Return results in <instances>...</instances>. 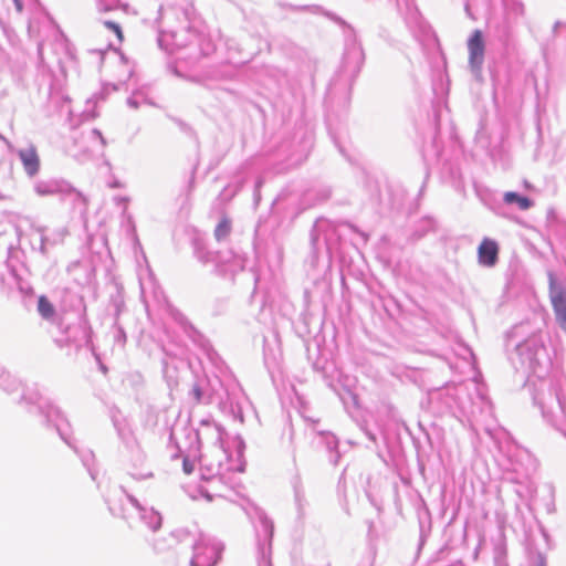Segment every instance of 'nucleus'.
<instances>
[{"mask_svg": "<svg viewBox=\"0 0 566 566\" xmlns=\"http://www.w3.org/2000/svg\"><path fill=\"white\" fill-rule=\"evenodd\" d=\"M431 403L439 405L440 412H452L463 418L470 428L479 434L481 431L492 434L496 426L493 406L478 385L470 390L465 385H448L429 392Z\"/></svg>", "mask_w": 566, "mask_h": 566, "instance_id": "obj_1", "label": "nucleus"}, {"mask_svg": "<svg viewBox=\"0 0 566 566\" xmlns=\"http://www.w3.org/2000/svg\"><path fill=\"white\" fill-rule=\"evenodd\" d=\"M192 14L193 8L189 0H166L160 4L154 28L157 30V43L161 50L174 53L193 45L199 35Z\"/></svg>", "mask_w": 566, "mask_h": 566, "instance_id": "obj_2", "label": "nucleus"}, {"mask_svg": "<svg viewBox=\"0 0 566 566\" xmlns=\"http://www.w3.org/2000/svg\"><path fill=\"white\" fill-rule=\"evenodd\" d=\"M189 396L197 403H216L223 413L241 423L244 422V416L253 411L242 387L232 377L198 379L193 382Z\"/></svg>", "mask_w": 566, "mask_h": 566, "instance_id": "obj_3", "label": "nucleus"}, {"mask_svg": "<svg viewBox=\"0 0 566 566\" xmlns=\"http://www.w3.org/2000/svg\"><path fill=\"white\" fill-rule=\"evenodd\" d=\"M19 403H24L29 412L35 411L41 418L42 423L48 428H54L60 438L78 454L83 465L86 468L92 480H96V470L94 469L95 455L91 450H80L72 437L71 423L63 411L48 398L38 385L23 388Z\"/></svg>", "mask_w": 566, "mask_h": 566, "instance_id": "obj_4", "label": "nucleus"}, {"mask_svg": "<svg viewBox=\"0 0 566 566\" xmlns=\"http://www.w3.org/2000/svg\"><path fill=\"white\" fill-rule=\"evenodd\" d=\"M355 231V227L347 222L336 223L325 218H318L310 235L311 252L306 262L311 269L316 270L318 268L323 251L326 256V268H329L332 255L338 249L343 238Z\"/></svg>", "mask_w": 566, "mask_h": 566, "instance_id": "obj_5", "label": "nucleus"}, {"mask_svg": "<svg viewBox=\"0 0 566 566\" xmlns=\"http://www.w3.org/2000/svg\"><path fill=\"white\" fill-rule=\"evenodd\" d=\"M201 429L191 427L172 428L169 438V444L174 446L180 454H188L197 459L200 453L202 439L210 441L213 447L218 448L222 453L223 449V428L212 419H202L200 421Z\"/></svg>", "mask_w": 566, "mask_h": 566, "instance_id": "obj_6", "label": "nucleus"}, {"mask_svg": "<svg viewBox=\"0 0 566 566\" xmlns=\"http://www.w3.org/2000/svg\"><path fill=\"white\" fill-rule=\"evenodd\" d=\"M543 418L566 437V397L557 385H551L547 397L534 396Z\"/></svg>", "mask_w": 566, "mask_h": 566, "instance_id": "obj_7", "label": "nucleus"}, {"mask_svg": "<svg viewBox=\"0 0 566 566\" xmlns=\"http://www.w3.org/2000/svg\"><path fill=\"white\" fill-rule=\"evenodd\" d=\"M192 549L190 566H216L221 559L224 546L216 537L208 534H192L185 542Z\"/></svg>", "mask_w": 566, "mask_h": 566, "instance_id": "obj_8", "label": "nucleus"}, {"mask_svg": "<svg viewBox=\"0 0 566 566\" xmlns=\"http://www.w3.org/2000/svg\"><path fill=\"white\" fill-rule=\"evenodd\" d=\"M516 354L522 367L542 378L548 370L551 360L544 344L537 337H530L516 345Z\"/></svg>", "mask_w": 566, "mask_h": 566, "instance_id": "obj_9", "label": "nucleus"}, {"mask_svg": "<svg viewBox=\"0 0 566 566\" xmlns=\"http://www.w3.org/2000/svg\"><path fill=\"white\" fill-rule=\"evenodd\" d=\"M364 62L365 53L363 46L357 40L356 34L352 31V33L346 36L340 70L337 80H334L331 84V90L336 87L337 81H344L345 84L352 85L358 76Z\"/></svg>", "mask_w": 566, "mask_h": 566, "instance_id": "obj_10", "label": "nucleus"}, {"mask_svg": "<svg viewBox=\"0 0 566 566\" xmlns=\"http://www.w3.org/2000/svg\"><path fill=\"white\" fill-rule=\"evenodd\" d=\"M33 190L39 197H59L61 200H71L74 203L83 200L82 193L63 178L39 179L34 182Z\"/></svg>", "mask_w": 566, "mask_h": 566, "instance_id": "obj_11", "label": "nucleus"}, {"mask_svg": "<svg viewBox=\"0 0 566 566\" xmlns=\"http://www.w3.org/2000/svg\"><path fill=\"white\" fill-rule=\"evenodd\" d=\"M256 533V566H272L273 522L262 511H258Z\"/></svg>", "mask_w": 566, "mask_h": 566, "instance_id": "obj_12", "label": "nucleus"}, {"mask_svg": "<svg viewBox=\"0 0 566 566\" xmlns=\"http://www.w3.org/2000/svg\"><path fill=\"white\" fill-rule=\"evenodd\" d=\"M197 459L200 462L201 479L208 482L207 488L203 485L199 488L200 494L208 501H212L214 496L224 497L223 489L226 485L223 482L224 478L221 474V462L208 463L202 454H199Z\"/></svg>", "mask_w": 566, "mask_h": 566, "instance_id": "obj_13", "label": "nucleus"}, {"mask_svg": "<svg viewBox=\"0 0 566 566\" xmlns=\"http://www.w3.org/2000/svg\"><path fill=\"white\" fill-rule=\"evenodd\" d=\"M397 10L416 39L431 34V28L422 19L415 0H397Z\"/></svg>", "mask_w": 566, "mask_h": 566, "instance_id": "obj_14", "label": "nucleus"}, {"mask_svg": "<svg viewBox=\"0 0 566 566\" xmlns=\"http://www.w3.org/2000/svg\"><path fill=\"white\" fill-rule=\"evenodd\" d=\"M548 292L556 323L566 333V289L556 282L553 272H548Z\"/></svg>", "mask_w": 566, "mask_h": 566, "instance_id": "obj_15", "label": "nucleus"}, {"mask_svg": "<svg viewBox=\"0 0 566 566\" xmlns=\"http://www.w3.org/2000/svg\"><path fill=\"white\" fill-rule=\"evenodd\" d=\"M90 342L91 329L82 322L69 325L62 335L55 338L59 347H72L76 350L87 346Z\"/></svg>", "mask_w": 566, "mask_h": 566, "instance_id": "obj_16", "label": "nucleus"}, {"mask_svg": "<svg viewBox=\"0 0 566 566\" xmlns=\"http://www.w3.org/2000/svg\"><path fill=\"white\" fill-rule=\"evenodd\" d=\"M127 474L136 482L154 478L153 469L147 463L146 454L142 447H138L137 451H127Z\"/></svg>", "mask_w": 566, "mask_h": 566, "instance_id": "obj_17", "label": "nucleus"}, {"mask_svg": "<svg viewBox=\"0 0 566 566\" xmlns=\"http://www.w3.org/2000/svg\"><path fill=\"white\" fill-rule=\"evenodd\" d=\"M469 67L476 80L482 77V66L484 63L485 44L483 33L474 30L468 40Z\"/></svg>", "mask_w": 566, "mask_h": 566, "instance_id": "obj_18", "label": "nucleus"}, {"mask_svg": "<svg viewBox=\"0 0 566 566\" xmlns=\"http://www.w3.org/2000/svg\"><path fill=\"white\" fill-rule=\"evenodd\" d=\"M122 493L127 501L136 510L139 520L151 531H157L161 526L163 517L154 507L144 505L133 493L128 491L126 485H120Z\"/></svg>", "mask_w": 566, "mask_h": 566, "instance_id": "obj_19", "label": "nucleus"}, {"mask_svg": "<svg viewBox=\"0 0 566 566\" xmlns=\"http://www.w3.org/2000/svg\"><path fill=\"white\" fill-rule=\"evenodd\" d=\"M34 235H36V240L39 242V250L42 254H46L50 248H53L57 244L63 243L67 231L65 228H57L50 230L46 227H34L33 228Z\"/></svg>", "mask_w": 566, "mask_h": 566, "instance_id": "obj_20", "label": "nucleus"}, {"mask_svg": "<svg viewBox=\"0 0 566 566\" xmlns=\"http://www.w3.org/2000/svg\"><path fill=\"white\" fill-rule=\"evenodd\" d=\"M20 159L23 171L29 178H34L39 175L41 169V160L36 147L33 144H28L25 147L14 149Z\"/></svg>", "mask_w": 566, "mask_h": 566, "instance_id": "obj_21", "label": "nucleus"}, {"mask_svg": "<svg viewBox=\"0 0 566 566\" xmlns=\"http://www.w3.org/2000/svg\"><path fill=\"white\" fill-rule=\"evenodd\" d=\"M187 539H190V532L188 530H176L167 536L155 538L153 548L157 554H165L178 545H185Z\"/></svg>", "mask_w": 566, "mask_h": 566, "instance_id": "obj_22", "label": "nucleus"}, {"mask_svg": "<svg viewBox=\"0 0 566 566\" xmlns=\"http://www.w3.org/2000/svg\"><path fill=\"white\" fill-rule=\"evenodd\" d=\"M113 424L126 452L137 451V448L140 447V444L130 423L125 418L113 417Z\"/></svg>", "mask_w": 566, "mask_h": 566, "instance_id": "obj_23", "label": "nucleus"}, {"mask_svg": "<svg viewBox=\"0 0 566 566\" xmlns=\"http://www.w3.org/2000/svg\"><path fill=\"white\" fill-rule=\"evenodd\" d=\"M478 259L483 266H494L499 261V244L496 241L484 238L478 248Z\"/></svg>", "mask_w": 566, "mask_h": 566, "instance_id": "obj_24", "label": "nucleus"}, {"mask_svg": "<svg viewBox=\"0 0 566 566\" xmlns=\"http://www.w3.org/2000/svg\"><path fill=\"white\" fill-rule=\"evenodd\" d=\"M193 254L202 264L213 263L219 265L228 262V259H226L220 252L209 250L199 239L193 240Z\"/></svg>", "mask_w": 566, "mask_h": 566, "instance_id": "obj_25", "label": "nucleus"}, {"mask_svg": "<svg viewBox=\"0 0 566 566\" xmlns=\"http://www.w3.org/2000/svg\"><path fill=\"white\" fill-rule=\"evenodd\" d=\"M293 491H294V503L297 512V518L303 520L306 514V507L308 506V502L305 496V491L301 479L295 476L292 481Z\"/></svg>", "mask_w": 566, "mask_h": 566, "instance_id": "obj_26", "label": "nucleus"}, {"mask_svg": "<svg viewBox=\"0 0 566 566\" xmlns=\"http://www.w3.org/2000/svg\"><path fill=\"white\" fill-rule=\"evenodd\" d=\"M321 442L325 446L327 452L329 453L328 461L336 465L340 459V453L338 452V439L332 432H319Z\"/></svg>", "mask_w": 566, "mask_h": 566, "instance_id": "obj_27", "label": "nucleus"}, {"mask_svg": "<svg viewBox=\"0 0 566 566\" xmlns=\"http://www.w3.org/2000/svg\"><path fill=\"white\" fill-rule=\"evenodd\" d=\"M503 201L506 205H516L520 210L526 211L534 206V201L528 197L515 191H506L503 195Z\"/></svg>", "mask_w": 566, "mask_h": 566, "instance_id": "obj_28", "label": "nucleus"}, {"mask_svg": "<svg viewBox=\"0 0 566 566\" xmlns=\"http://www.w3.org/2000/svg\"><path fill=\"white\" fill-rule=\"evenodd\" d=\"M20 387V381L0 366V388L8 394H12L18 391Z\"/></svg>", "mask_w": 566, "mask_h": 566, "instance_id": "obj_29", "label": "nucleus"}, {"mask_svg": "<svg viewBox=\"0 0 566 566\" xmlns=\"http://www.w3.org/2000/svg\"><path fill=\"white\" fill-rule=\"evenodd\" d=\"M38 312L40 316L45 321L53 322L55 319V307L44 295H41L38 300Z\"/></svg>", "mask_w": 566, "mask_h": 566, "instance_id": "obj_30", "label": "nucleus"}, {"mask_svg": "<svg viewBox=\"0 0 566 566\" xmlns=\"http://www.w3.org/2000/svg\"><path fill=\"white\" fill-rule=\"evenodd\" d=\"M111 308L114 311V319L118 321L120 313L125 308L123 289L117 286L116 292L111 296Z\"/></svg>", "mask_w": 566, "mask_h": 566, "instance_id": "obj_31", "label": "nucleus"}, {"mask_svg": "<svg viewBox=\"0 0 566 566\" xmlns=\"http://www.w3.org/2000/svg\"><path fill=\"white\" fill-rule=\"evenodd\" d=\"M175 319L184 328L185 333L192 339L197 340V336L201 337V334L195 328V326L188 321L182 313H176Z\"/></svg>", "mask_w": 566, "mask_h": 566, "instance_id": "obj_32", "label": "nucleus"}, {"mask_svg": "<svg viewBox=\"0 0 566 566\" xmlns=\"http://www.w3.org/2000/svg\"><path fill=\"white\" fill-rule=\"evenodd\" d=\"M199 39L195 40L193 45L198 46V51L201 55L207 56L214 51V45L202 32L198 31Z\"/></svg>", "mask_w": 566, "mask_h": 566, "instance_id": "obj_33", "label": "nucleus"}, {"mask_svg": "<svg viewBox=\"0 0 566 566\" xmlns=\"http://www.w3.org/2000/svg\"><path fill=\"white\" fill-rule=\"evenodd\" d=\"M231 232V222L228 218H222L214 229V237L218 241L224 240Z\"/></svg>", "mask_w": 566, "mask_h": 566, "instance_id": "obj_34", "label": "nucleus"}, {"mask_svg": "<svg viewBox=\"0 0 566 566\" xmlns=\"http://www.w3.org/2000/svg\"><path fill=\"white\" fill-rule=\"evenodd\" d=\"M182 457V470L186 474H190L193 472L195 469V460L192 457H188V454H180L179 452H176L171 454L172 459H177Z\"/></svg>", "mask_w": 566, "mask_h": 566, "instance_id": "obj_35", "label": "nucleus"}, {"mask_svg": "<svg viewBox=\"0 0 566 566\" xmlns=\"http://www.w3.org/2000/svg\"><path fill=\"white\" fill-rule=\"evenodd\" d=\"M113 327L115 329L114 340L116 344H118L119 346L123 347L126 344V339H127L126 333H125L124 328L119 325L117 319H114Z\"/></svg>", "mask_w": 566, "mask_h": 566, "instance_id": "obj_36", "label": "nucleus"}, {"mask_svg": "<svg viewBox=\"0 0 566 566\" xmlns=\"http://www.w3.org/2000/svg\"><path fill=\"white\" fill-rule=\"evenodd\" d=\"M119 0H97V9L107 12L118 8Z\"/></svg>", "mask_w": 566, "mask_h": 566, "instance_id": "obj_37", "label": "nucleus"}, {"mask_svg": "<svg viewBox=\"0 0 566 566\" xmlns=\"http://www.w3.org/2000/svg\"><path fill=\"white\" fill-rule=\"evenodd\" d=\"M494 553V562H501V559H506V545L503 541L496 544Z\"/></svg>", "mask_w": 566, "mask_h": 566, "instance_id": "obj_38", "label": "nucleus"}, {"mask_svg": "<svg viewBox=\"0 0 566 566\" xmlns=\"http://www.w3.org/2000/svg\"><path fill=\"white\" fill-rule=\"evenodd\" d=\"M531 566H547L546 557L541 552H534L531 556Z\"/></svg>", "mask_w": 566, "mask_h": 566, "instance_id": "obj_39", "label": "nucleus"}, {"mask_svg": "<svg viewBox=\"0 0 566 566\" xmlns=\"http://www.w3.org/2000/svg\"><path fill=\"white\" fill-rule=\"evenodd\" d=\"M175 356H170V354H168L166 350H165V357L163 358L161 360V365H163V371L166 376H168L169 374V368L171 365H175ZM174 368L176 369L177 367L174 366Z\"/></svg>", "mask_w": 566, "mask_h": 566, "instance_id": "obj_40", "label": "nucleus"}, {"mask_svg": "<svg viewBox=\"0 0 566 566\" xmlns=\"http://www.w3.org/2000/svg\"><path fill=\"white\" fill-rule=\"evenodd\" d=\"M17 285H18L19 291L24 295H29L33 292L32 286L28 282H25L21 279H18V277H17Z\"/></svg>", "mask_w": 566, "mask_h": 566, "instance_id": "obj_41", "label": "nucleus"}, {"mask_svg": "<svg viewBox=\"0 0 566 566\" xmlns=\"http://www.w3.org/2000/svg\"><path fill=\"white\" fill-rule=\"evenodd\" d=\"M375 560V553L373 551H368L365 556L359 562L358 566H373Z\"/></svg>", "mask_w": 566, "mask_h": 566, "instance_id": "obj_42", "label": "nucleus"}, {"mask_svg": "<svg viewBox=\"0 0 566 566\" xmlns=\"http://www.w3.org/2000/svg\"><path fill=\"white\" fill-rule=\"evenodd\" d=\"M105 27H107L108 29L113 30L116 34V36L122 40L123 39V33H122V29L119 27L118 23L116 22H113V21H105L104 22Z\"/></svg>", "mask_w": 566, "mask_h": 566, "instance_id": "obj_43", "label": "nucleus"}, {"mask_svg": "<svg viewBox=\"0 0 566 566\" xmlns=\"http://www.w3.org/2000/svg\"><path fill=\"white\" fill-rule=\"evenodd\" d=\"M263 184V180L261 178H259L255 182V188H254V200L255 202L258 203L259 200H260V188Z\"/></svg>", "mask_w": 566, "mask_h": 566, "instance_id": "obj_44", "label": "nucleus"}, {"mask_svg": "<svg viewBox=\"0 0 566 566\" xmlns=\"http://www.w3.org/2000/svg\"><path fill=\"white\" fill-rule=\"evenodd\" d=\"M127 105L132 108H138L139 106V102L136 97V94L132 95L130 97L127 98Z\"/></svg>", "mask_w": 566, "mask_h": 566, "instance_id": "obj_45", "label": "nucleus"}, {"mask_svg": "<svg viewBox=\"0 0 566 566\" xmlns=\"http://www.w3.org/2000/svg\"><path fill=\"white\" fill-rule=\"evenodd\" d=\"M326 15H327L331 20L335 21L336 23H338V24H340V25H344V27H345V25L347 27L346 22H345L342 18L337 17L336 14L331 13V12H327V13H326Z\"/></svg>", "mask_w": 566, "mask_h": 566, "instance_id": "obj_46", "label": "nucleus"}, {"mask_svg": "<svg viewBox=\"0 0 566 566\" xmlns=\"http://www.w3.org/2000/svg\"><path fill=\"white\" fill-rule=\"evenodd\" d=\"M92 135H93L94 137L98 138V139L101 140V144H102L103 146H105L106 142H105V139H104V137H103L102 133H101L98 129H96V128L92 129Z\"/></svg>", "mask_w": 566, "mask_h": 566, "instance_id": "obj_47", "label": "nucleus"}, {"mask_svg": "<svg viewBox=\"0 0 566 566\" xmlns=\"http://www.w3.org/2000/svg\"><path fill=\"white\" fill-rule=\"evenodd\" d=\"M0 140H1V142H3V143L8 146L9 150H10L11 153H13V146H12V144H11V143H10V142H9V140H8L3 135H1V134H0Z\"/></svg>", "mask_w": 566, "mask_h": 566, "instance_id": "obj_48", "label": "nucleus"}, {"mask_svg": "<svg viewBox=\"0 0 566 566\" xmlns=\"http://www.w3.org/2000/svg\"><path fill=\"white\" fill-rule=\"evenodd\" d=\"M364 431H365V434L368 437L369 440H371L374 442L376 441V436L371 431H369L367 429H364Z\"/></svg>", "mask_w": 566, "mask_h": 566, "instance_id": "obj_49", "label": "nucleus"}, {"mask_svg": "<svg viewBox=\"0 0 566 566\" xmlns=\"http://www.w3.org/2000/svg\"><path fill=\"white\" fill-rule=\"evenodd\" d=\"M291 8H292L293 10H307V9H310V8H314V6H300V7H297V6H291Z\"/></svg>", "mask_w": 566, "mask_h": 566, "instance_id": "obj_50", "label": "nucleus"}, {"mask_svg": "<svg viewBox=\"0 0 566 566\" xmlns=\"http://www.w3.org/2000/svg\"><path fill=\"white\" fill-rule=\"evenodd\" d=\"M562 27H565V28H566V23H562V22H559V21L555 22V24H554V29H553L554 33L556 34V33H557V30H558L559 28H562Z\"/></svg>", "mask_w": 566, "mask_h": 566, "instance_id": "obj_51", "label": "nucleus"}, {"mask_svg": "<svg viewBox=\"0 0 566 566\" xmlns=\"http://www.w3.org/2000/svg\"><path fill=\"white\" fill-rule=\"evenodd\" d=\"M234 259H235V264H237L241 270H243V269H244L243 260L238 259L237 256H235Z\"/></svg>", "mask_w": 566, "mask_h": 566, "instance_id": "obj_52", "label": "nucleus"}, {"mask_svg": "<svg viewBox=\"0 0 566 566\" xmlns=\"http://www.w3.org/2000/svg\"><path fill=\"white\" fill-rule=\"evenodd\" d=\"M424 542V532H423V528L421 527L420 528V546L423 544Z\"/></svg>", "mask_w": 566, "mask_h": 566, "instance_id": "obj_53", "label": "nucleus"}, {"mask_svg": "<svg viewBox=\"0 0 566 566\" xmlns=\"http://www.w3.org/2000/svg\"><path fill=\"white\" fill-rule=\"evenodd\" d=\"M496 566H509L506 559H501V562H494Z\"/></svg>", "mask_w": 566, "mask_h": 566, "instance_id": "obj_54", "label": "nucleus"}, {"mask_svg": "<svg viewBox=\"0 0 566 566\" xmlns=\"http://www.w3.org/2000/svg\"><path fill=\"white\" fill-rule=\"evenodd\" d=\"M242 448H244V441L242 439H239L238 440V449L240 450Z\"/></svg>", "mask_w": 566, "mask_h": 566, "instance_id": "obj_55", "label": "nucleus"}, {"mask_svg": "<svg viewBox=\"0 0 566 566\" xmlns=\"http://www.w3.org/2000/svg\"><path fill=\"white\" fill-rule=\"evenodd\" d=\"M18 10H22V3L19 0H14Z\"/></svg>", "mask_w": 566, "mask_h": 566, "instance_id": "obj_56", "label": "nucleus"}, {"mask_svg": "<svg viewBox=\"0 0 566 566\" xmlns=\"http://www.w3.org/2000/svg\"><path fill=\"white\" fill-rule=\"evenodd\" d=\"M344 474H345V471L343 472L340 479L338 480V485L340 486L343 484V481H344Z\"/></svg>", "mask_w": 566, "mask_h": 566, "instance_id": "obj_57", "label": "nucleus"}, {"mask_svg": "<svg viewBox=\"0 0 566 566\" xmlns=\"http://www.w3.org/2000/svg\"><path fill=\"white\" fill-rule=\"evenodd\" d=\"M449 566H464V565L461 562H455V563H453V564H451Z\"/></svg>", "mask_w": 566, "mask_h": 566, "instance_id": "obj_58", "label": "nucleus"}, {"mask_svg": "<svg viewBox=\"0 0 566 566\" xmlns=\"http://www.w3.org/2000/svg\"><path fill=\"white\" fill-rule=\"evenodd\" d=\"M228 188H229V187H224V188H223V190H222V191H221V193H220V197L226 196V192H227Z\"/></svg>", "mask_w": 566, "mask_h": 566, "instance_id": "obj_59", "label": "nucleus"}, {"mask_svg": "<svg viewBox=\"0 0 566 566\" xmlns=\"http://www.w3.org/2000/svg\"><path fill=\"white\" fill-rule=\"evenodd\" d=\"M201 338H202V336H201V337H198V336H197V340H196V342H198V343H199V345H202V342H200V340H201Z\"/></svg>", "mask_w": 566, "mask_h": 566, "instance_id": "obj_60", "label": "nucleus"}, {"mask_svg": "<svg viewBox=\"0 0 566 566\" xmlns=\"http://www.w3.org/2000/svg\"><path fill=\"white\" fill-rule=\"evenodd\" d=\"M193 181H195V176L192 175L191 179H190V186L193 185Z\"/></svg>", "mask_w": 566, "mask_h": 566, "instance_id": "obj_61", "label": "nucleus"}, {"mask_svg": "<svg viewBox=\"0 0 566 566\" xmlns=\"http://www.w3.org/2000/svg\"><path fill=\"white\" fill-rule=\"evenodd\" d=\"M360 235L364 237V240L366 241L367 240V237L365 233L360 232Z\"/></svg>", "mask_w": 566, "mask_h": 566, "instance_id": "obj_62", "label": "nucleus"}]
</instances>
